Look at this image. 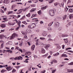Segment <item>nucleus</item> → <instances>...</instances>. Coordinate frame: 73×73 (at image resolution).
I'll return each mask as SVG.
<instances>
[{
  "mask_svg": "<svg viewBox=\"0 0 73 73\" xmlns=\"http://www.w3.org/2000/svg\"><path fill=\"white\" fill-rule=\"evenodd\" d=\"M36 26V24L35 23H33L31 24L30 25H29L28 26V28H29L30 29H33Z\"/></svg>",
  "mask_w": 73,
  "mask_h": 73,
  "instance_id": "1",
  "label": "nucleus"
},
{
  "mask_svg": "<svg viewBox=\"0 0 73 73\" xmlns=\"http://www.w3.org/2000/svg\"><path fill=\"white\" fill-rule=\"evenodd\" d=\"M49 13L50 16H53V15H54V10H50L49 11Z\"/></svg>",
  "mask_w": 73,
  "mask_h": 73,
  "instance_id": "2",
  "label": "nucleus"
},
{
  "mask_svg": "<svg viewBox=\"0 0 73 73\" xmlns=\"http://www.w3.org/2000/svg\"><path fill=\"white\" fill-rule=\"evenodd\" d=\"M18 36V35L16 33L13 34L10 37V39H11V40H13L15 38V37H17Z\"/></svg>",
  "mask_w": 73,
  "mask_h": 73,
  "instance_id": "3",
  "label": "nucleus"
},
{
  "mask_svg": "<svg viewBox=\"0 0 73 73\" xmlns=\"http://www.w3.org/2000/svg\"><path fill=\"white\" fill-rule=\"evenodd\" d=\"M60 25V23L58 22H56L54 23V27L55 28H58Z\"/></svg>",
  "mask_w": 73,
  "mask_h": 73,
  "instance_id": "4",
  "label": "nucleus"
},
{
  "mask_svg": "<svg viewBox=\"0 0 73 73\" xmlns=\"http://www.w3.org/2000/svg\"><path fill=\"white\" fill-rule=\"evenodd\" d=\"M23 57L21 56H19V57L17 56L15 58H14V60H16L17 59L19 60H23Z\"/></svg>",
  "mask_w": 73,
  "mask_h": 73,
  "instance_id": "5",
  "label": "nucleus"
},
{
  "mask_svg": "<svg viewBox=\"0 0 73 73\" xmlns=\"http://www.w3.org/2000/svg\"><path fill=\"white\" fill-rule=\"evenodd\" d=\"M3 3L7 4L9 3V1L8 0H4L3 2Z\"/></svg>",
  "mask_w": 73,
  "mask_h": 73,
  "instance_id": "6",
  "label": "nucleus"
},
{
  "mask_svg": "<svg viewBox=\"0 0 73 73\" xmlns=\"http://www.w3.org/2000/svg\"><path fill=\"white\" fill-rule=\"evenodd\" d=\"M50 46V44H47L45 46V49H46L47 50H48V48Z\"/></svg>",
  "mask_w": 73,
  "mask_h": 73,
  "instance_id": "7",
  "label": "nucleus"
},
{
  "mask_svg": "<svg viewBox=\"0 0 73 73\" xmlns=\"http://www.w3.org/2000/svg\"><path fill=\"white\" fill-rule=\"evenodd\" d=\"M47 7H48V6H46L44 7H42L41 8V10H44V9H46Z\"/></svg>",
  "mask_w": 73,
  "mask_h": 73,
  "instance_id": "8",
  "label": "nucleus"
},
{
  "mask_svg": "<svg viewBox=\"0 0 73 73\" xmlns=\"http://www.w3.org/2000/svg\"><path fill=\"white\" fill-rule=\"evenodd\" d=\"M41 50V52L42 53H45V50L44 48H42Z\"/></svg>",
  "mask_w": 73,
  "mask_h": 73,
  "instance_id": "9",
  "label": "nucleus"
},
{
  "mask_svg": "<svg viewBox=\"0 0 73 73\" xmlns=\"http://www.w3.org/2000/svg\"><path fill=\"white\" fill-rule=\"evenodd\" d=\"M35 19H36L35 21V23L37 24V21H38L37 20L38 19L37 18H34L33 19V20H35Z\"/></svg>",
  "mask_w": 73,
  "mask_h": 73,
  "instance_id": "10",
  "label": "nucleus"
},
{
  "mask_svg": "<svg viewBox=\"0 0 73 73\" xmlns=\"http://www.w3.org/2000/svg\"><path fill=\"white\" fill-rule=\"evenodd\" d=\"M35 48V45H33L32 46L31 48V49L32 50H34Z\"/></svg>",
  "mask_w": 73,
  "mask_h": 73,
  "instance_id": "11",
  "label": "nucleus"
},
{
  "mask_svg": "<svg viewBox=\"0 0 73 73\" xmlns=\"http://www.w3.org/2000/svg\"><path fill=\"white\" fill-rule=\"evenodd\" d=\"M73 17V14H70L69 15V19H72Z\"/></svg>",
  "mask_w": 73,
  "mask_h": 73,
  "instance_id": "12",
  "label": "nucleus"
},
{
  "mask_svg": "<svg viewBox=\"0 0 73 73\" xmlns=\"http://www.w3.org/2000/svg\"><path fill=\"white\" fill-rule=\"evenodd\" d=\"M11 66H9V67H7V68H6V69L8 71H9V70H10V69H11Z\"/></svg>",
  "mask_w": 73,
  "mask_h": 73,
  "instance_id": "13",
  "label": "nucleus"
},
{
  "mask_svg": "<svg viewBox=\"0 0 73 73\" xmlns=\"http://www.w3.org/2000/svg\"><path fill=\"white\" fill-rule=\"evenodd\" d=\"M1 27V28H5V24H1L0 26Z\"/></svg>",
  "mask_w": 73,
  "mask_h": 73,
  "instance_id": "14",
  "label": "nucleus"
},
{
  "mask_svg": "<svg viewBox=\"0 0 73 73\" xmlns=\"http://www.w3.org/2000/svg\"><path fill=\"white\" fill-rule=\"evenodd\" d=\"M62 57H68V56L66 55V54H63L61 56Z\"/></svg>",
  "mask_w": 73,
  "mask_h": 73,
  "instance_id": "15",
  "label": "nucleus"
},
{
  "mask_svg": "<svg viewBox=\"0 0 73 73\" xmlns=\"http://www.w3.org/2000/svg\"><path fill=\"white\" fill-rule=\"evenodd\" d=\"M36 11V9L35 8H33L32 9L30 10V12H34V11Z\"/></svg>",
  "mask_w": 73,
  "mask_h": 73,
  "instance_id": "16",
  "label": "nucleus"
},
{
  "mask_svg": "<svg viewBox=\"0 0 73 73\" xmlns=\"http://www.w3.org/2000/svg\"><path fill=\"white\" fill-rule=\"evenodd\" d=\"M64 3H62L60 5V7H64Z\"/></svg>",
  "mask_w": 73,
  "mask_h": 73,
  "instance_id": "17",
  "label": "nucleus"
},
{
  "mask_svg": "<svg viewBox=\"0 0 73 73\" xmlns=\"http://www.w3.org/2000/svg\"><path fill=\"white\" fill-rule=\"evenodd\" d=\"M63 19V20H65L66 18V15H64V16H63L62 17Z\"/></svg>",
  "mask_w": 73,
  "mask_h": 73,
  "instance_id": "18",
  "label": "nucleus"
},
{
  "mask_svg": "<svg viewBox=\"0 0 73 73\" xmlns=\"http://www.w3.org/2000/svg\"><path fill=\"white\" fill-rule=\"evenodd\" d=\"M52 62H55V63H57V60H55V59H54V60H52Z\"/></svg>",
  "mask_w": 73,
  "mask_h": 73,
  "instance_id": "19",
  "label": "nucleus"
},
{
  "mask_svg": "<svg viewBox=\"0 0 73 73\" xmlns=\"http://www.w3.org/2000/svg\"><path fill=\"white\" fill-rule=\"evenodd\" d=\"M56 71V69H55L54 70H52L51 71L52 72V73H55V72Z\"/></svg>",
  "mask_w": 73,
  "mask_h": 73,
  "instance_id": "20",
  "label": "nucleus"
},
{
  "mask_svg": "<svg viewBox=\"0 0 73 73\" xmlns=\"http://www.w3.org/2000/svg\"><path fill=\"white\" fill-rule=\"evenodd\" d=\"M5 71H7V70H4V69L2 70L1 71V73H4Z\"/></svg>",
  "mask_w": 73,
  "mask_h": 73,
  "instance_id": "21",
  "label": "nucleus"
},
{
  "mask_svg": "<svg viewBox=\"0 0 73 73\" xmlns=\"http://www.w3.org/2000/svg\"><path fill=\"white\" fill-rule=\"evenodd\" d=\"M16 70H15L14 68L13 69L12 71V73H14V72H16Z\"/></svg>",
  "mask_w": 73,
  "mask_h": 73,
  "instance_id": "22",
  "label": "nucleus"
},
{
  "mask_svg": "<svg viewBox=\"0 0 73 73\" xmlns=\"http://www.w3.org/2000/svg\"><path fill=\"white\" fill-rule=\"evenodd\" d=\"M38 15H40L41 14V10H40L39 11H38Z\"/></svg>",
  "mask_w": 73,
  "mask_h": 73,
  "instance_id": "23",
  "label": "nucleus"
},
{
  "mask_svg": "<svg viewBox=\"0 0 73 73\" xmlns=\"http://www.w3.org/2000/svg\"><path fill=\"white\" fill-rule=\"evenodd\" d=\"M72 23V22H70L69 23H68V25L69 26H70L71 25V24Z\"/></svg>",
  "mask_w": 73,
  "mask_h": 73,
  "instance_id": "24",
  "label": "nucleus"
},
{
  "mask_svg": "<svg viewBox=\"0 0 73 73\" xmlns=\"http://www.w3.org/2000/svg\"><path fill=\"white\" fill-rule=\"evenodd\" d=\"M69 12H73V9H69Z\"/></svg>",
  "mask_w": 73,
  "mask_h": 73,
  "instance_id": "25",
  "label": "nucleus"
},
{
  "mask_svg": "<svg viewBox=\"0 0 73 73\" xmlns=\"http://www.w3.org/2000/svg\"><path fill=\"white\" fill-rule=\"evenodd\" d=\"M59 54V53H58V54H54L53 56H58Z\"/></svg>",
  "mask_w": 73,
  "mask_h": 73,
  "instance_id": "26",
  "label": "nucleus"
},
{
  "mask_svg": "<svg viewBox=\"0 0 73 73\" xmlns=\"http://www.w3.org/2000/svg\"><path fill=\"white\" fill-rule=\"evenodd\" d=\"M42 36H46V34L45 33H43L42 34Z\"/></svg>",
  "mask_w": 73,
  "mask_h": 73,
  "instance_id": "27",
  "label": "nucleus"
},
{
  "mask_svg": "<svg viewBox=\"0 0 73 73\" xmlns=\"http://www.w3.org/2000/svg\"><path fill=\"white\" fill-rule=\"evenodd\" d=\"M48 56V54H47L45 55L42 56H43V57H46V56Z\"/></svg>",
  "mask_w": 73,
  "mask_h": 73,
  "instance_id": "28",
  "label": "nucleus"
},
{
  "mask_svg": "<svg viewBox=\"0 0 73 73\" xmlns=\"http://www.w3.org/2000/svg\"><path fill=\"white\" fill-rule=\"evenodd\" d=\"M30 13H29L28 14L26 15V16L29 17H30Z\"/></svg>",
  "mask_w": 73,
  "mask_h": 73,
  "instance_id": "29",
  "label": "nucleus"
},
{
  "mask_svg": "<svg viewBox=\"0 0 73 73\" xmlns=\"http://www.w3.org/2000/svg\"><path fill=\"white\" fill-rule=\"evenodd\" d=\"M8 24L9 25H14V24H12V23L10 22H9Z\"/></svg>",
  "mask_w": 73,
  "mask_h": 73,
  "instance_id": "30",
  "label": "nucleus"
},
{
  "mask_svg": "<svg viewBox=\"0 0 73 73\" xmlns=\"http://www.w3.org/2000/svg\"><path fill=\"white\" fill-rule=\"evenodd\" d=\"M4 46V43H2L1 46V47L2 48H3V47Z\"/></svg>",
  "mask_w": 73,
  "mask_h": 73,
  "instance_id": "31",
  "label": "nucleus"
},
{
  "mask_svg": "<svg viewBox=\"0 0 73 73\" xmlns=\"http://www.w3.org/2000/svg\"><path fill=\"white\" fill-rule=\"evenodd\" d=\"M62 29V27H60L58 29V31H61Z\"/></svg>",
  "mask_w": 73,
  "mask_h": 73,
  "instance_id": "32",
  "label": "nucleus"
},
{
  "mask_svg": "<svg viewBox=\"0 0 73 73\" xmlns=\"http://www.w3.org/2000/svg\"><path fill=\"white\" fill-rule=\"evenodd\" d=\"M53 1H54V0H51L50 1H49V3H52Z\"/></svg>",
  "mask_w": 73,
  "mask_h": 73,
  "instance_id": "33",
  "label": "nucleus"
},
{
  "mask_svg": "<svg viewBox=\"0 0 73 73\" xmlns=\"http://www.w3.org/2000/svg\"><path fill=\"white\" fill-rule=\"evenodd\" d=\"M69 65H73V62H71V63L68 64Z\"/></svg>",
  "mask_w": 73,
  "mask_h": 73,
  "instance_id": "34",
  "label": "nucleus"
},
{
  "mask_svg": "<svg viewBox=\"0 0 73 73\" xmlns=\"http://www.w3.org/2000/svg\"><path fill=\"white\" fill-rule=\"evenodd\" d=\"M57 48L58 49H60L61 48V46H57Z\"/></svg>",
  "mask_w": 73,
  "mask_h": 73,
  "instance_id": "35",
  "label": "nucleus"
},
{
  "mask_svg": "<svg viewBox=\"0 0 73 73\" xmlns=\"http://www.w3.org/2000/svg\"><path fill=\"white\" fill-rule=\"evenodd\" d=\"M40 39L41 40H44V39H45V38H41L40 37Z\"/></svg>",
  "mask_w": 73,
  "mask_h": 73,
  "instance_id": "36",
  "label": "nucleus"
},
{
  "mask_svg": "<svg viewBox=\"0 0 73 73\" xmlns=\"http://www.w3.org/2000/svg\"><path fill=\"white\" fill-rule=\"evenodd\" d=\"M19 51H20L21 53H23V50L20 49H19Z\"/></svg>",
  "mask_w": 73,
  "mask_h": 73,
  "instance_id": "37",
  "label": "nucleus"
},
{
  "mask_svg": "<svg viewBox=\"0 0 73 73\" xmlns=\"http://www.w3.org/2000/svg\"><path fill=\"white\" fill-rule=\"evenodd\" d=\"M46 71L45 70H43V71H41V73H44Z\"/></svg>",
  "mask_w": 73,
  "mask_h": 73,
  "instance_id": "38",
  "label": "nucleus"
},
{
  "mask_svg": "<svg viewBox=\"0 0 73 73\" xmlns=\"http://www.w3.org/2000/svg\"><path fill=\"white\" fill-rule=\"evenodd\" d=\"M19 28H20V27H18L17 28H16L15 29V30H16V31H18V30H19Z\"/></svg>",
  "mask_w": 73,
  "mask_h": 73,
  "instance_id": "39",
  "label": "nucleus"
},
{
  "mask_svg": "<svg viewBox=\"0 0 73 73\" xmlns=\"http://www.w3.org/2000/svg\"><path fill=\"white\" fill-rule=\"evenodd\" d=\"M53 22H52V24H51V23H50L48 24V26H51L52 25V24H53Z\"/></svg>",
  "mask_w": 73,
  "mask_h": 73,
  "instance_id": "40",
  "label": "nucleus"
},
{
  "mask_svg": "<svg viewBox=\"0 0 73 73\" xmlns=\"http://www.w3.org/2000/svg\"><path fill=\"white\" fill-rule=\"evenodd\" d=\"M72 49V48H67L66 49V50H68V49Z\"/></svg>",
  "mask_w": 73,
  "mask_h": 73,
  "instance_id": "41",
  "label": "nucleus"
},
{
  "mask_svg": "<svg viewBox=\"0 0 73 73\" xmlns=\"http://www.w3.org/2000/svg\"><path fill=\"white\" fill-rule=\"evenodd\" d=\"M68 34H64V37H66L68 36Z\"/></svg>",
  "mask_w": 73,
  "mask_h": 73,
  "instance_id": "42",
  "label": "nucleus"
},
{
  "mask_svg": "<svg viewBox=\"0 0 73 73\" xmlns=\"http://www.w3.org/2000/svg\"><path fill=\"white\" fill-rule=\"evenodd\" d=\"M68 8H67V7H66L65 9V11L66 12H67V11H68Z\"/></svg>",
  "mask_w": 73,
  "mask_h": 73,
  "instance_id": "43",
  "label": "nucleus"
},
{
  "mask_svg": "<svg viewBox=\"0 0 73 73\" xmlns=\"http://www.w3.org/2000/svg\"><path fill=\"white\" fill-rule=\"evenodd\" d=\"M67 52H71V53H73V51L72 50H67Z\"/></svg>",
  "mask_w": 73,
  "mask_h": 73,
  "instance_id": "44",
  "label": "nucleus"
},
{
  "mask_svg": "<svg viewBox=\"0 0 73 73\" xmlns=\"http://www.w3.org/2000/svg\"><path fill=\"white\" fill-rule=\"evenodd\" d=\"M16 1V0H12L11 1V3H13V2H15Z\"/></svg>",
  "mask_w": 73,
  "mask_h": 73,
  "instance_id": "45",
  "label": "nucleus"
},
{
  "mask_svg": "<svg viewBox=\"0 0 73 73\" xmlns=\"http://www.w3.org/2000/svg\"><path fill=\"white\" fill-rule=\"evenodd\" d=\"M48 37H49V38H50V37H51V36L50 35H47Z\"/></svg>",
  "mask_w": 73,
  "mask_h": 73,
  "instance_id": "46",
  "label": "nucleus"
},
{
  "mask_svg": "<svg viewBox=\"0 0 73 73\" xmlns=\"http://www.w3.org/2000/svg\"><path fill=\"white\" fill-rule=\"evenodd\" d=\"M20 66H16L15 67V68H17V69H19V68H20Z\"/></svg>",
  "mask_w": 73,
  "mask_h": 73,
  "instance_id": "47",
  "label": "nucleus"
},
{
  "mask_svg": "<svg viewBox=\"0 0 73 73\" xmlns=\"http://www.w3.org/2000/svg\"><path fill=\"white\" fill-rule=\"evenodd\" d=\"M63 40H64L65 42L66 41H68V38L63 39Z\"/></svg>",
  "mask_w": 73,
  "mask_h": 73,
  "instance_id": "48",
  "label": "nucleus"
},
{
  "mask_svg": "<svg viewBox=\"0 0 73 73\" xmlns=\"http://www.w3.org/2000/svg\"><path fill=\"white\" fill-rule=\"evenodd\" d=\"M19 47H16L15 49H17V50H19Z\"/></svg>",
  "mask_w": 73,
  "mask_h": 73,
  "instance_id": "49",
  "label": "nucleus"
},
{
  "mask_svg": "<svg viewBox=\"0 0 73 73\" xmlns=\"http://www.w3.org/2000/svg\"><path fill=\"white\" fill-rule=\"evenodd\" d=\"M48 30H52L51 27H49L48 28Z\"/></svg>",
  "mask_w": 73,
  "mask_h": 73,
  "instance_id": "50",
  "label": "nucleus"
},
{
  "mask_svg": "<svg viewBox=\"0 0 73 73\" xmlns=\"http://www.w3.org/2000/svg\"><path fill=\"white\" fill-rule=\"evenodd\" d=\"M71 1H70V0H68V2H67V4H68V3H70Z\"/></svg>",
  "mask_w": 73,
  "mask_h": 73,
  "instance_id": "51",
  "label": "nucleus"
},
{
  "mask_svg": "<svg viewBox=\"0 0 73 73\" xmlns=\"http://www.w3.org/2000/svg\"><path fill=\"white\" fill-rule=\"evenodd\" d=\"M25 17V15L23 16V17H22V18L21 19H21H24V18Z\"/></svg>",
  "mask_w": 73,
  "mask_h": 73,
  "instance_id": "52",
  "label": "nucleus"
},
{
  "mask_svg": "<svg viewBox=\"0 0 73 73\" xmlns=\"http://www.w3.org/2000/svg\"><path fill=\"white\" fill-rule=\"evenodd\" d=\"M33 17H35V15L34 14H33L32 16L31 17V18H33Z\"/></svg>",
  "mask_w": 73,
  "mask_h": 73,
  "instance_id": "53",
  "label": "nucleus"
},
{
  "mask_svg": "<svg viewBox=\"0 0 73 73\" xmlns=\"http://www.w3.org/2000/svg\"><path fill=\"white\" fill-rule=\"evenodd\" d=\"M64 47H65V45H62V49H64Z\"/></svg>",
  "mask_w": 73,
  "mask_h": 73,
  "instance_id": "54",
  "label": "nucleus"
},
{
  "mask_svg": "<svg viewBox=\"0 0 73 73\" xmlns=\"http://www.w3.org/2000/svg\"><path fill=\"white\" fill-rule=\"evenodd\" d=\"M22 10L24 11V12H25V11H27V10L25 9H25H23Z\"/></svg>",
  "mask_w": 73,
  "mask_h": 73,
  "instance_id": "55",
  "label": "nucleus"
},
{
  "mask_svg": "<svg viewBox=\"0 0 73 73\" xmlns=\"http://www.w3.org/2000/svg\"><path fill=\"white\" fill-rule=\"evenodd\" d=\"M27 44H28L29 45V46H30V45H31V43H30V42H27Z\"/></svg>",
  "mask_w": 73,
  "mask_h": 73,
  "instance_id": "56",
  "label": "nucleus"
},
{
  "mask_svg": "<svg viewBox=\"0 0 73 73\" xmlns=\"http://www.w3.org/2000/svg\"><path fill=\"white\" fill-rule=\"evenodd\" d=\"M16 22V23H17L18 24H19V22L17 21V19H15Z\"/></svg>",
  "mask_w": 73,
  "mask_h": 73,
  "instance_id": "57",
  "label": "nucleus"
},
{
  "mask_svg": "<svg viewBox=\"0 0 73 73\" xmlns=\"http://www.w3.org/2000/svg\"><path fill=\"white\" fill-rule=\"evenodd\" d=\"M12 51H11L10 50L9 51V53H12Z\"/></svg>",
  "mask_w": 73,
  "mask_h": 73,
  "instance_id": "58",
  "label": "nucleus"
},
{
  "mask_svg": "<svg viewBox=\"0 0 73 73\" xmlns=\"http://www.w3.org/2000/svg\"><path fill=\"white\" fill-rule=\"evenodd\" d=\"M64 60H69V59L68 58H64Z\"/></svg>",
  "mask_w": 73,
  "mask_h": 73,
  "instance_id": "59",
  "label": "nucleus"
},
{
  "mask_svg": "<svg viewBox=\"0 0 73 73\" xmlns=\"http://www.w3.org/2000/svg\"><path fill=\"white\" fill-rule=\"evenodd\" d=\"M22 11H23V9H20V10H19V11L21 12H22Z\"/></svg>",
  "mask_w": 73,
  "mask_h": 73,
  "instance_id": "60",
  "label": "nucleus"
},
{
  "mask_svg": "<svg viewBox=\"0 0 73 73\" xmlns=\"http://www.w3.org/2000/svg\"><path fill=\"white\" fill-rule=\"evenodd\" d=\"M25 27V26L24 25H21V27L22 28H24Z\"/></svg>",
  "mask_w": 73,
  "mask_h": 73,
  "instance_id": "61",
  "label": "nucleus"
},
{
  "mask_svg": "<svg viewBox=\"0 0 73 73\" xmlns=\"http://www.w3.org/2000/svg\"><path fill=\"white\" fill-rule=\"evenodd\" d=\"M3 20H7V18H3Z\"/></svg>",
  "mask_w": 73,
  "mask_h": 73,
  "instance_id": "62",
  "label": "nucleus"
},
{
  "mask_svg": "<svg viewBox=\"0 0 73 73\" xmlns=\"http://www.w3.org/2000/svg\"><path fill=\"white\" fill-rule=\"evenodd\" d=\"M35 31L36 32H39V30L38 29L36 30Z\"/></svg>",
  "mask_w": 73,
  "mask_h": 73,
  "instance_id": "63",
  "label": "nucleus"
},
{
  "mask_svg": "<svg viewBox=\"0 0 73 73\" xmlns=\"http://www.w3.org/2000/svg\"><path fill=\"white\" fill-rule=\"evenodd\" d=\"M64 65H60V67H62Z\"/></svg>",
  "mask_w": 73,
  "mask_h": 73,
  "instance_id": "64",
  "label": "nucleus"
}]
</instances>
